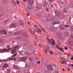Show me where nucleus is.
I'll use <instances>...</instances> for the list:
<instances>
[{
    "label": "nucleus",
    "instance_id": "f257e3e1",
    "mask_svg": "<svg viewBox=\"0 0 73 73\" xmlns=\"http://www.w3.org/2000/svg\"><path fill=\"white\" fill-rule=\"evenodd\" d=\"M47 68L50 71H52L53 70V66L51 65H48L47 66Z\"/></svg>",
    "mask_w": 73,
    "mask_h": 73
},
{
    "label": "nucleus",
    "instance_id": "f03ea898",
    "mask_svg": "<svg viewBox=\"0 0 73 73\" xmlns=\"http://www.w3.org/2000/svg\"><path fill=\"white\" fill-rule=\"evenodd\" d=\"M18 48H19V46H15V47L13 49L11 54H12L13 53H14V52H15L16 50L17 49H18Z\"/></svg>",
    "mask_w": 73,
    "mask_h": 73
},
{
    "label": "nucleus",
    "instance_id": "7ed1b4c3",
    "mask_svg": "<svg viewBox=\"0 0 73 73\" xmlns=\"http://www.w3.org/2000/svg\"><path fill=\"white\" fill-rule=\"evenodd\" d=\"M17 27V24L15 23H12L10 26V28H14V27Z\"/></svg>",
    "mask_w": 73,
    "mask_h": 73
},
{
    "label": "nucleus",
    "instance_id": "20e7f679",
    "mask_svg": "<svg viewBox=\"0 0 73 73\" xmlns=\"http://www.w3.org/2000/svg\"><path fill=\"white\" fill-rule=\"evenodd\" d=\"M24 24V22L23 21H22V20H20L19 21V25L20 26H21V27H23V25Z\"/></svg>",
    "mask_w": 73,
    "mask_h": 73
},
{
    "label": "nucleus",
    "instance_id": "39448f33",
    "mask_svg": "<svg viewBox=\"0 0 73 73\" xmlns=\"http://www.w3.org/2000/svg\"><path fill=\"white\" fill-rule=\"evenodd\" d=\"M20 59L22 61H25L27 60V58L25 57H20Z\"/></svg>",
    "mask_w": 73,
    "mask_h": 73
},
{
    "label": "nucleus",
    "instance_id": "423d86ee",
    "mask_svg": "<svg viewBox=\"0 0 73 73\" xmlns=\"http://www.w3.org/2000/svg\"><path fill=\"white\" fill-rule=\"evenodd\" d=\"M60 21H57L55 22H54L53 23V25H55V24H60Z\"/></svg>",
    "mask_w": 73,
    "mask_h": 73
},
{
    "label": "nucleus",
    "instance_id": "0eeeda50",
    "mask_svg": "<svg viewBox=\"0 0 73 73\" xmlns=\"http://www.w3.org/2000/svg\"><path fill=\"white\" fill-rule=\"evenodd\" d=\"M29 3L31 5H33L34 4V1L33 0H30L29 1Z\"/></svg>",
    "mask_w": 73,
    "mask_h": 73
},
{
    "label": "nucleus",
    "instance_id": "6e6552de",
    "mask_svg": "<svg viewBox=\"0 0 73 73\" xmlns=\"http://www.w3.org/2000/svg\"><path fill=\"white\" fill-rule=\"evenodd\" d=\"M55 13L57 16H58L60 15V12L58 11H56L55 12Z\"/></svg>",
    "mask_w": 73,
    "mask_h": 73
},
{
    "label": "nucleus",
    "instance_id": "1a4fd4ad",
    "mask_svg": "<svg viewBox=\"0 0 73 73\" xmlns=\"http://www.w3.org/2000/svg\"><path fill=\"white\" fill-rule=\"evenodd\" d=\"M14 68H15V69H18L19 70L20 69V68L19 67H17V66L16 65H14L13 66Z\"/></svg>",
    "mask_w": 73,
    "mask_h": 73
},
{
    "label": "nucleus",
    "instance_id": "9d476101",
    "mask_svg": "<svg viewBox=\"0 0 73 73\" xmlns=\"http://www.w3.org/2000/svg\"><path fill=\"white\" fill-rule=\"evenodd\" d=\"M4 48H0V53H4Z\"/></svg>",
    "mask_w": 73,
    "mask_h": 73
},
{
    "label": "nucleus",
    "instance_id": "9b49d317",
    "mask_svg": "<svg viewBox=\"0 0 73 73\" xmlns=\"http://www.w3.org/2000/svg\"><path fill=\"white\" fill-rule=\"evenodd\" d=\"M11 49H12V48H9L8 49L6 48H4V52H5V51H6L7 52H8L9 50H11Z\"/></svg>",
    "mask_w": 73,
    "mask_h": 73
},
{
    "label": "nucleus",
    "instance_id": "f8f14e48",
    "mask_svg": "<svg viewBox=\"0 0 73 73\" xmlns=\"http://www.w3.org/2000/svg\"><path fill=\"white\" fill-rule=\"evenodd\" d=\"M8 67V64H5L3 66V68H7V67Z\"/></svg>",
    "mask_w": 73,
    "mask_h": 73
},
{
    "label": "nucleus",
    "instance_id": "ddd939ff",
    "mask_svg": "<svg viewBox=\"0 0 73 73\" xmlns=\"http://www.w3.org/2000/svg\"><path fill=\"white\" fill-rule=\"evenodd\" d=\"M23 36L24 37H26L28 36V34L27 33H25L23 34Z\"/></svg>",
    "mask_w": 73,
    "mask_h": 73
},
{
    "label": "nucleus",
    "instance_id": "4468645a",
    "mask_svg": "<svg viewBox=\"0 0 73 73\" xmlns=\"http://www.w3.org/2000/svg\"><path fill=\"white\" fill-rule=\"evenodd\" d=\"M63 12L64 13H66L67 12V10L65 9H64L63 10Z\"/></svg>",
    "mask_w": 73,
    "mask_h": 73
},
{
    "label": "nucleus",
    "instance_id": "2eb2a0df",
    "mask_svg": "<svg viewBox=\"0 0 73 73\" xmlns=\"http://www.w3.org/2000/svg\"><path fill=\"white\" fill-rule=\"evenodd\" d=\"M47 50L48 51L49 53H50L51 54V55H53V52L52 51H49V50Z\"/></svg>",
    "mask_w": 73,
    "mask_h": 73
},
{
    "label": "nucleus",
    "instance_id": "dca6fc26",
    "mask_svg": "<svg viewBox=\"0 0 73 73\" xmlns=\"http://www.w3.org/2000/svg\"><path fill=\"white\" fill-rule=\"evenodd\" d=\"M48 42L49 44H50L52 42V41L50 39H48Z\"/></svg>",
    "mask_w": 73,
    "mask_h": 73
},
{
    "label": "nucleus",
    "instance_id": "f3484780",
    "mask_svg": "<svg viewBox=\"0 0 73 73\" xmlns=\"http://www.w3.org/2000/svg\"><path fill=\"white\" fill-rule=\"evenodd\" d=\"M64 28H65V26H64V25H63L61 26V28L62 29H64Z\"/></svg>",
    "mask_w": 73,
    "mask_h": 73
},
{
    "label": "nucleus",
    "instance_id": "a211bd4d",
    "mask_svg": "<svg viewBox=\"0 0 73 73\" xmlns=\"http://www.w3.org/2000/svg\"><path fill=\"white\" fill-rule=\"evenodd\" d=\"M37 31L38 32H39L40 33H41V29L38 28L37 29Z\"/></svg>",
    "mask_w": 73,
    "mask_h": 73
},
{
    "label": "nucleus",
    "instance_id": "6ab92c4d",
    "mask_svg": "<svg viewBox=\"0 0 73 73\" xmlns=\"http://www.w3.org/2000/svg\"><path fill=\"white\" fill-rule=\"evenodd\" d=\"M7 72L8 73H10V72H11V69H7Z\"/></svg>",
    "mask_w": 73,
    "mask_h": 73
},
{
    "label": "nucleus",
    "instance_id": "aec40b11",
    "mask_svg": "<svg viewBox=\"0 0 73 73\" xmlns=\"http://www.w3.org/2000/svg\"><path fill=\"white\" fill-rule=\"evenodd\" d=\"M0 34H4V31L3 30H1L0 31Z\"/></svg>",
    "mask_w": 73,
    "mask_h": 73
},
{
    "label": "nucleus",
    "instance_id": "412c9836",
    "mask_svg": "<svg viewBox=\"0 0 73 73\" xmlns=\"http://www.w3.org/2000/svg\"><path fill=\"white\" fill-rule=\"evenodd\" d=\"M14 58H7V60H8L9 61H10V60H13Z\"/></svg>",
    "mask_w": 73,
    "mask_h": 73
},
{
    "label": "nucleus",
    "instance_id": "4be33fe9",
    "mask_svg": "<svg viewBox=\"0 0 73 73\" xmlns=\"http://www.w3.org/2000/svg\"><path fill=\"white\" fill-rule=\"evenodd\" d=\"M52 44L53 45H56V44L55 43V41L54 40H53V42H52Z\"/></svg>",
    "mask_w": 73,
    "mask_h": 73
},
{
    "label": "nucleus",
    "instance_id": "5701e85b",
    "mask_svg": "<svg viewBox=\"0 0 73 73\" xmlns=\"http://www.w3.org/2000/svg\"><path fill=\"white\" fill-rule=\"evenodd\" d=\"M16 55H17V52H16L14 54V55L13 56H12V57H14V56L16 57Z\"/></svg>",
    "mask_w": 73,
    "mask_h": 73
},
{
    "label": "nucleus",
    "instance_id": "b1692460",
    "mask_svg": "<svg viewBox=\"0 0 73 73\" xmlns=\"http://www.w3.org/2000/svg\"><path fill=\"white\" fill-rule=\"evenodd\" d=\"M19 53L20 54H23V51H19Z\"/></svg>",
    "mask_w": 73,
    "mask_h": 73
},
{
    "label": "nucleus",
    "instance_id": "393cba45",
    "mask_svg": "<svg viewBox=\"0 0 73 73\" xmlns=\"http://www.w3.org/2000/svg\"><path fill=\"white\" fill-rule=\"evenodd\" d=\"M31 31L32 32H33V33H34L35 32V31H34V30L33 28H31Z\"/></svg>",
    "mask_w": 73,
    "mask_h": 73
},
{
    "label": "nucleus",
    "instance_id": "a878e982",
    "mask_svg": "<svg viewBox=\"0 0 73 73\" xmlns=\"http://www.w3.org/2000/svg\"><path fill=\"white\" fill-rule=\"evenodd\" d=\"M44 54L45 55H46V54H47V51H46V50H44Z\"/></svg>",
    "mask_w": 73,
    "mask_h": 73
},
{
    "label": "nucleus",
    "instance_id": "bb28decb",
    "mask_svg": "<svg viewBox=\"0 0 73 73\" xmlns=\"http://www.w3.org/2000/svg\"><path fill=\"white\" fill-rule=\"evenodd\" d=\"M33 58H32V59L30 58L29 59V61H32V60H33Z\"/></svg>",
    "mask_w": 73,
    "mask_h": 73
},
{
    "label": "nucleus",
    "instance_id": "cd10ccee",
    "mask_svg": "<svg viewBox=\"0 0 73 73\" xmlns=\"http://www.w3.org/2000/svg\"><path fill=\"white\" fill-rule=\"evenodd\" d=\"M4 33L5 34V35H7V33L5 31H4Z\"/></svg>",
    "mask_w": 73,
    "mask_h": 73
},
{
    "label": "nucleus",
    "instance_id": "c85d7f7f",
    "mask_svg": "<svg viewBox=\"0 0 73 73\" xmlns=\"http://www.w3.org/2000/svg\"><path fill=\"white\" fill-rule=\"evenodd\" d=\"M56 48H57V49H60V47H58V46H56Z\"/></svg>",
    "mask_w": 73,
    "mask_h": 73
},
{
    "label": "nucleus",
    "instance_id": "c756f323",
    "mask_svg": "<svg viewBox=\"0 0 73 73\" xmlns=\"http://www.w3.org/2000/svg\"><path fill=\"white\" fill-rule=\"evenodd\" d=\"M71 31H73V26L71 27Z\"/></svg>",
    "mask_w": 73,
    "mask_h": 73
},
{
    "label": "nucleus",
    "instance_id": "7c9ffc66",
    "mask_svg": "<svg viewBox=\"0 0 73 73\" xmlns=\"http://www.w3.org/2000/svg\"><path fill=\"white\" fill-rule=\"evenodd\" d=\"M3 61H4V60H3L1 59L0 60V62H3Z\"/></svg>",
    "mask_w": 73,
    "mask_h": 73
},
{
    "label": "nucleus",
    "instance_id": "2f4dec72",
    "mask_svg": "<svg viewBox=\"0 0 73 73\" xmlns=\"http://www.w3.org/2000/svg\"><path fill=\"white\" fill-rule=\"evenodd\" d=\"M60 49L61 51H62V48L60 47Z\"/></svg>",
    "mask_w": 73,
    "mask_h": 73
},
{
    "label": "nucleus",
    "instance_id": "473e14b6",
    "mask_svg": "<svg viewBox=\"0 0 73 73\" xmlns=\"http://www.w3.org/2000/svg\"><path fill=\"white\" fill-rule=\"evenodd\" d=\"M70 37L71 39H73V36H71Z\"/></svg>",
    "mask_w": 73,
    "mask_h": 73
},
{
    "label": "nucleus",
    "instance_id": "72a5a7b5",
    "mask_svg": "<svg viewBox=\"0 0 73 73\" xmlns=\"http://www.w3.org/2000/svg\"><path fill=\"white\" fill-rule=\"evenodd\" d=\"M54 20V19H53V18H52L51 19V21H53Z\"/></svg>",
    "mask_w": 73,
    "mask_h": 73
},
{
    "label": "nucleus",
    "instance_id": "f704fd0d",
    "mask_svg": "<svg viewBox=\"0 0 73 73\" xmlns=\"http://www.w3.org/2000/svg\"><path fill=\"white\" fill-rule=\"evenodd\" d=\"M40 63V61H38L37 62V64H39Z\"/></svg>",
    "mask_w": 73,
    "mask_h": 73
},
{
    "label": "nucleus",
    "instance_id": "c9c22d12",
    "mask_svg": "<svg viewBox=\"0 0 73 73\" xmlns=\"http://www.w3.org/2000/svg\"><path fill=\"white\" fill-rule=\"evenodd\" d=\"M61 6H62V7H64V4H62L61 5Z\"/></svg>",
    "mask_w": 73,
    "mask_h": 73
},
{
    "label": "nucleus",
    "instance_id": "e433bc0d",
    "mask_svg": "<svg viewBox=\"0 0 73 73\" xmlns=\"http://www.w3.org/2000/svg\"><path fill=\"white\" fill-rule=\"evenodd\" d=\"M10 47V46H7V48H9Z\"/></svg>",
    "mask_w": 73,
    "mask_h": 73
},
{
    "label": "nucleus",
    "instance_id": "4c0bfd02",
    "mask_svg": "<svg viewBox=\"0 0 73 73\" xmlns=\"http://www.w3.org/2000/svg\"><path fill=\"white\" fill-rule=\"evenodd\" d=\"M42 29V30L43 31H44V29H43L41 27H40Z\"/></svg>",
    "mask_w": 73,
    "mask_h": 73
},
{
    "label": "nucleus",
    "instance_id": "58836bf2",
    "mask_svg": "<svg viewBox=\"0 0 73 73\" xmlns=\"http://www.w3.org/2000/svg\"><path fill=\"white\" fill-rule=\"evenodd\" d=\"M68 56H71V55L70 54L68 53Z\"/></svg>",
    "mask_w": 73,
    "mask_h": 73
},
{
    "label": "nucleus",
    "instance_id": "ea45409f",
    "mask_svg": "<svg viewBox=\"0 0 73 73\" xmlns=\"http://www.w3.org/2000/svg\"><path fill=\"white\" fill-rule=\"evenodd\" d=\"M64 49L65 50H67L68 49V48H67V47H65Z\"/></svg>",
    "mask_w": 73,
    "mask_h": 73
},
{
    "label": "nucleus",
    "instance_id": "a19ab883",
    "mask_svg": "<svg viewBox=\"0 0 73 73\" xmlns=\"http://www.w3.org/2000/svg\"><path fill=\"white\" fill-rule=\"evenodd\" d=\"M27 7L30 10H31V7H30L29 8L28 7Z\"/></svg>",
    "mask_w": 73,
    "mask_h": 73
},
{
    "label": "nucleus",
    "instance_id": "79ce46f5",
    "mask_svg": "<svg viewBox=\"0 0 73 73\" xmlns=\"http://www.w3.org/2000/svg\"><path fill=\"white\" fill-rule=\"evenodd\" d=\"M71 59L72 60H73V57H72L71 58Z\"/></svg>",
    "mask_w": 73,
    "mask_h": 73
},
{
    "label": "nucleus",
    "instance_id": "37998d69",
    "mask_svg": "<svg viewBox=\"0 0 73 73\" xmlns=\"http://www.w3.org/2000/svg\"><path fill=\"white\" fill-rule=\"evenodd\" d=\"M40 38H42V39H43V37H42V36H40Z\"/></svg>",
    "mask_w": 73,
    "mask_h": 73
},
{
    "label": "nucleus",
    "instance_id": "c03bdc74",
    "mask_svg": "<svg viewBox=\"0 0 73 73\" xmlns=\"http://www.w3.org/2000/svg\"><path fill=\"white\" fill-rule=\"evenodd\" d=\"M68 71H70V69H69V68H68Z\"/></svg>",
    "mask_w": 73,
    "mask_h": 73
},
{
    "label": "nucleus",
    "instance_id": "a18cd8bd",
    "mask_svg": "<svg viewBox=\"0 0 73 73\" xmlns=\"http://www.w3.org/2000/svg\"><path fill=\"white\" fill-rule=\"evenodd\" d=\"M17 4H19V2L18 1H17Z\"/></svg>",
    "mask_w": 73,
    "mask_h": 73
},
{
    "label": "nucleus",
    "instance_id": "49530a36",
    "mask_svg": "<svg viewBox=\"0 0 73 73\" xmlns=\"http://www.w3.org/2000/svg\"><path fill=\"white\" fill-rule=\"evenodd\" d=\"M61 63H62V64H64V62H61Z\"/></svg>",
    "mask_w": 73,
    "mask_h": 73
},
{
    "label": "nucleus",
    "instance_id": "de8ad7c7",
    "mask_svg": "<svg viewBox=\"0 0 73 73\" xmlns=\"http://www.w3.org/2000/svg\"><path fill=\"white\" fill-rule=\"evenodd\" d=\"M0 42H1V43H2V40H0Z\"/></svg>",
    "mask_w": 73,
    "mask_h": 73
},
{
    "label": "nucleus",
    "instance_id": "09e8293b",
    "mask_svg": "<svg viewBox=\"0 0 73 73\" xmlns=\"http://www.w3.org/2000/svg\"><path fill=\"white\" fill-rule=\"evenodd\" d=\"M8 21L7 20H5V22H8Z\"/></svg>",
    "mask_w": 73,
    "mask_h": 73
},
{
    "label": "nucleus",
    "instance_id": "8fccbe9b",
    "mask_svg": "<svg viewBox=\"0 0 73 73\" xmlns=\"http://www.w3.org/2000/svg\"><path fill=\"white\" fill-rule=\"evenodd\" d=\"M35 27L36 28H37V25H35Z\"/></svg>",
    "mask_w": 73,
    "mask_h": 73
},
{
    "label": "nucleus",
    "instance_id": "3c124183",
    "mask_svg": "<svg viewBox=\"0 0 73 73\" xmlns=\"http://www.w3.org/2000/svg\"><path fill=\"white\" fill-rule=\"evenodd\" d=\"M66 27H69V26H68V25H66Z\"/></svg>",
    "mask_w": 73,
    "mask_h": 73
},
{
    "label": "nucleus",
    "instance_id": "603ef678",
    "mask_svg": "<svg viewBox=\"0 0 73 73\" xmlns=\"http://www.w3.org/2000/svg\"><path fill=\"white\" fill-rule=\"evenodd\" d=\"M50 1H51V2H52V1H53V0H49Z\"/></svg>",
    "mask_w": 73,
    "mask_h": 73
},
{
    "label": "nucleus",
    "instance_id": "864d4df0",
    "mask_svg": "<svg viewBox=\"0 0 73 73\" xmlns=\"http://www.w3.org/2000/svg\"><path fill=\"white\" fill-rule=\"evenodd\" d=\"M65 64H66V65H68V64H67V63L65 62Z\"/></svg>",
    "mask_w": 73,
    "mask_h": 73
},
{
    "label": "nucleus",
    "instance_id": "5fc2aeb1",
    "mask_svg": "<svg viewBox=\"0 0 73 73\" xmlns=\"http://www.w3.org/2000/svg\"><path fill=\"white\" fill-rule=\"evenodd\" d=\"M27 16H29V15L28 14H27Z\"/></svg>",
    "mask_w": 73,
    "mask_h": 73
},
{
    "label": "nucleus",
    "instance_id": "6e6d98bb",
    "mask_svg": "<svg viewBox=\"0 0 73 73\" xmlns=\"http://www.w3.org/2000/svg\"><path fill=\"white\" fill-rule=\"evenodd\" d=\"M35 39H36V38H36V37H35Z\"/></svg>",
    "mask_w": 73,
    "mask_h": 73
},
{
    "label": "nucleus",
    "instance_id": "4d7b16f0",
    "mask_svg": "<svg viewBox=\"0 0 73 73\" xmlns=\"http://www.w3.org/2000/svg\"><path fill=\"white\" fill-rule=\"evenodd\" d=\"M28 24L29 25H30V23L29 22L28 23Z\"/></svg>",
    "mask_w": 73,
    "mask_h": 73
},
{
    "label": "nucleus",
    "instance_id": "13d9d810",
    "mask_svg": "<svg viewBox=\"0 0 73 73\" xmlns=\"http://www.w3.org/2000/svg\"><path fill=\"white\" fill-rule=\"evenodd\" d=\"M51 40H53V39L52 38V39H51Z\"/></svg>",
    "mask_w": 73,
    "mask_h": 73
},
{
    "label": "nucleus",
    "instance_id": "bf43d9fd",
    "mask_svg": "<svg viewBox=\"0 0 73 73\" xmlns=\"http://www.w3.org/2000/svg\"><path fill=\"white\" fill-rule=\"evenodd\" d=\"M40 47H42V46H40Z\"/></svg>",
    "mask_w": 73,
    "mask_h": 73
},
{
    "label": "nucleus",
    "instance_id": "052dcab7",
    "mask_svg": "<svg viewBox=\"0 0 73 73\" xmlns=\"http://www.w3.org/2000/svg\"><path fill=\"white\" fill-rule=\"evenodd\" d=\"M12 2H13V3H15V2H14V1H12Z\"/></svg>",
    "mask_w": 73,
    "mask_h": 73
},
{
    "label": "nucleus",
    "instance_id": "680f3d73",
    "mask_svg": "<svg viewBox=\"0 0 73 73\" xmlns=\"http://www.w3.org/2000/svg\"><path fill=\"white\" fill-rule=\"evenodd\" d=\"M15 4V5H16V3H14Z\"/></svg>",
    "mask_w": 73,
    "mask_h": 73
},
{
    "label": "nucleus",
    "instance_id": "e2e57ef3",
    "mask_svg": "<svg viewBox=\"0 0 73 73\" xmlns=\"http://www.w3.org/2000/svg\"><path fill=\"white\" fill-rule=\"evenodd\" d=\"M12 33V32H10L9 33L10 34V33Z\"/></svg>",
    "mask_w": 73,
    "mask_h": 73
},
{
    "label": "nucleus",
    "instance_id": "0e129e2a",
    "mask_svg": "<svg viewBox=\"0 0 73 73\" xmlns=\"http://www.w3.org/2000/svg\"><path fill=\"white\" fill-rule=\"evenodd\" d=\"M26 1V0H24V1Z\"/></svg>",
    "mask_w": 73,
    "mask_h": 73
},
{
    "label": "nucleus",
    "instance_id": "69168bd1",
    "mask_svg": "<svg viewBox=\"0 0 73 73\" xmlns=\"http://www.w3.org/2000/svg\"><path fill=\"white\" fill-rule=\"evenodd\" d=\"M14 60H16V58H14Z\"/></svg>",
    "mask_w": 73,
    "mask_h": 73
},
{
    "label": "nucleus",
    "instance_id": "338daca9",
    "mask_svg": "<svg viewBox=\"0 0 73 73\" xmlns=\"http://www.w3.org/2000/svg\"><path fill=\"white\" fill-rule=\"evenodd\" d=\"M35 44H36V42H35Z\"/></svg>",
    "mask_w": 73,
    "mask_h": 73
},
{
    "label": "nucleus",
    "instance_id": "774afa93",
    "mask_svg": "<svg viewBox=\"0 0 73 73\" xmlns=\"http://www.w3.org/2000/svg\"><path fill=\"white\" fill-rule=\"evenodd\" d=\"M63 70L64 72V69H63Z\"/></svg>",
    "mask_w": 73,
    "mask_h": 73
}]
</instances>
